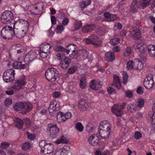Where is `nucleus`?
<instances>
[{
  "label": "nucleus",
  "instance_id": "obj_1",
  "mask_svg": "<svg viewBox=\"0 0 155 155\" xmlns=\"http://www.w3.org/2000/svg\"><path fill=\"white\" fill-rule=\"evenodd\" d=\"M150 4L152 7L155 6V0H132L130 10L133 13L137 11L138 8L144 9Z\"/></svg>",
  "mask_w": 155,
  "mask_h": 155
},
{
  "label": "nucleus",
  "instance_id": "obj_2",
  "mask_svg": "<svg viewBox=\"0 0 155 155\" xmlns=\"http://www.w3.org/2000/svg\"><path fill=\"white\" fill-rule=\"evenodd\" d=\"M58 71L56 69L51 68L46 70L45 75L48 81L53 82L57 80L58 77Z\"/></svg>",
  "mask_w": 155,
  "mask_h": 155
},
{
  "label": "nucleus",
  "instance_id": "obj_3",
  "mask_svg": "<svg viewBox=\"0 0 155 155\" xmlns=\"http://www.w3.org/2000/svg\"><path fill=\"white\" fill-rule=\"evenodd\" d=\"M1 35L2 37L5 39H11L14 36V29L11 26H5L3 27L2 29Z\"/></svg>",
  "mask_w": 155,
  "mask_h": 155
},
{
  "label": "nucleus",
  "instance_id": "obj_4",
  "mask_svg": "<svg viewBox=\"0 0 155 155\" xmlns=\"http://www.w3.org/2000/svg\"><path fill=\"white\" fill-rule=\"evenodd\" d=\"M25 17V15L24 13L19 14L18 19L14 22V27L20 26L21 28L28 29L29 22L28 20L23 19Z\"/></svg>",
  "mask_w": 155,
  "mask_h": 155
},
{
  "label": "nucleus",
  "instance_id": "obj_5",
  "mask_svg": "<svg viewBox=\"0 0 155 155\" xmlns=\"http://www.w3.org/2000/svg\"><path fill=\"white\" fill-rule=\"evenodd\" d=\"M47 130L50 137L53 139L57 137L60 131V129L55 123L48 124Z\"/></svg>",
  "mask_w": 155,
  "mask_h": 155
},
{
  "label": "nucleus",
  "instance_id": "obj_6",
  "mask_svg": "<svg viewBox=\"0 0 155 155\" xmlns=\"http://www.w3.org/2000/svg\"><path fill=\"white\" fill-rule=\"evenodd\" d=\"M84 41L87 44H92L95 47H97L101 44V40L95 35H92L87 38L84 39Z\"/></svg>",
  "mask_w": 155,
  "mask_h": 155
},
{
  "label": "nucleus",
  "instance_id": "obj_7",
  "mask_svg": "<svg viewBox=\"0 0 155 155\" xmlns=\"http://www.w3.org/2000/svg\"><path fill=\"white\" fill-rule=\"evenodd\" d=\"M15 71L12 69H7L3 73V78L4 82L9 83L15 79Z\"/></svg>",
  "mask_w": 155,
  "mask_h": 155
},
{
  "label": "nucleus",
  "instance_id": "obj_8",
  "mask_svg": "<svg viewBox=\"0 0 155 155\" xmlns=\"http://www.w3.org/2000/svg\"><path fill=\"white\" fill-rule=\"evenodd\" d=\"M60 103L58 101L53 100L50 102L48 108L49 113L51 116H54L56 112L60 109Z\"/></svg>",
  "mask_w": 155,
  "mask_h": 155
},
{
  "label": "nucleus",
  "instance_id": "obj_9",
  "mask_svg": "<svg viewBox=\"0 0 155 155\" xmlns=\"http://www.w3.org/2000/svg\"><path fill=\"white\" fill-rule=\"evenodd\" d=\"M1 21L4 24L10 23L13 18V15L10 11H5L3 12L1 15Z\"/></svg>",
  "mask_w": 155,
  "mask_h": 155
},
{
  "label": "nucleus",
  "instance_id": "obj_10",
  "mask_svg": "<svg viewBox=\"0 0 155 155\" xmlns=\"http://www.w3.org/2000/svg\"><path fill=\"white\" fill-rule=\"evenodd\" d=\"M125 107V104L122 105L114 104L112 108V112L117 117L121 116L123 113V110Z\"/></svg>",
  "mask_w": 155,
  "mask_h": 155
},
{
  "label": "nucleus",
  "instance_id": "obj_11",
  "mask_svg": "<svg viewBox=\"0 0 155 155\" xmlns=\"http://www.w3.org/2000/svg\"><path fill=\"white\" fill-rule=\"evenodd\" d=\"M65 50L66 52L71 58H74L78 53L77 47L74 44H70L67 46Z\"/></svg>",
  "mask_w": 155,
  "mask_h": 155
},
{
  "label": "nucleus",
  "instance_id": "obj_12",
  "mask_svg": "<svg viewBox=\"0 0 155 155\" xmlns=\"http://www.w3.org/2000/svg\"><path fill=\"white\" fill-rule=\"evenodd\" d=\"M26 83L25 77L24 75H22L15 80V84L12 87L15 90H19L25 85Z\"/></svg>",
  "mask_w": 155,
  "mask_h": 155
},
{
  "label": "nucleus",
  "instance_id": "obj_13",
  "mask_svg": "<svg viewBox=\"0 0 155 155\" xmlns=\"http://www.w3.org/2000/svg\"><path fill=\"white\" fill-rule=\"evenodd\" d=\"M72 116V114L70 112H67L66 114L61 111L59 112L57 115V120L59 123L65 122L66 120L70 119Z\"/></svg>",
  "mask_w": 155,
  "mask_h": 155
},
{
  "label": "nucleus",
  "instance_id": "obj_14",
  "mask_svg": "<svg viewBox=\"0 0 155 155\" xmlns=\"http://www.w3.org/2000/svg\"><path fill=\"white\" fill-rule=\"evenodd\" d=\"M144 87L147 89H153L154 83L152 74L148 75L145 79L143 82Z\"/></svg>",
  "mask_w": 155,
  "mask_h": 155
},
{
  "label": "nucleus",
  "instance_id": "obj_15",
  "mask_svg": "<svg viewBox=\"0 0 155 155\" xmlns=\"http://www.w3.org/2000/svg\"><path fill=\"white\" fill-rule=\"evenodd\" d=\"M37 57V54L36 52L35 51L31 50L26 55L24 60L25 62L28 63L36 59Z\"/></svg>",
  "mask_w": 155,
  "mask_h": 155
},
{
  "label": "nucleus",
  "instance_id": "obj_16",
  "mask_svg": "<svg viewBox=\"0 0 155 155\" xmlns=\"http://www.w3.org/2000/svg\"><path fill=\"white\" fill-rule=\"evenodd\" d=\"M14 27V35L18 38H21L25 36L26 33L28 31V29L26 28H21L19 29L16 28Z\"/></svg>",
  "mask_w": 155,
  "mask_h": 155
},
{
  "label": "nucleus",
  "instance_id": "obj_17",
  "mask_svg": "<svg viewBox=\"0 0 155 155\" xmlns=\"http://www.w3.org/2000/svg\"><path fill=\"white\" fill-rule=\"evenodd\" d=\"M54 146L53 144H47L44 150L41 153L42 155H53L54 150Z\"/></svg>",
  "mask_w": 155,
  "mask_h": 155
},
{
  "label": "nucleus",
  "instance_id": "obj_18",
  "mask_svg": "<svg viewBox=\"0 0 155 155\" xmlns=\"http://www.w3.org/2000/svg\"><path fill=\"white\" fill-rule=\"evenodd\" d=\"M78 107L81 111H84L86 110L89 107L88 103L87 101L85 99H81L78 101Z\"/></svg>",
  "mask_w": 155,
  "mask_h": 155
},
{
  "label": "nucleus",
  "instance_id": "obj_19",
  "mask_svg": "<svg viewBox=\"0 0 155 155\" xmlns=\"http://www.w3.org/2000/svg\"><path fill=\"white\" fill-rule=\"evenodd\" d=\"M89 86L91 88L95 90H99L101 87V82L98 80H94L91 81Z\"/></svg>",
  "mask_w": 155,
  "mask_h": 155
},
{
  "label": "nucleus",
  "instance_id": "obj_20",
  "mask_svg": "<svg viewBox=\"0 0 155 155\" xmlns=\"http://www.w3.org/2000/svg\"><path fill=\"white\" fill-rule=\"evenodd\" d=\"M89 143L94 146L97 145L99 142V138L97 134L91 135L88 139Z\"/></svg>",
  "mask_w": 155,
  "mask_h": 155
},
{
  "label": "nucleus",
  "instance_id": "obj_21",
  "mask_svg": "<svg viewBox=\"0 0 155 155\" xmlns=\"http://www.w3.org/2000/svg\"><path fill=\"white\" fill-rule=\"evenodd\" d=\"M70 150L69 146H64L62 149L56 151L54 155H68Z\"/></svg>",
  "mask_w": 155,
  "mask_h": 155
},
{
  "label": "nucleus",
  "instance_id": "obj_22",
  "mask_svg": "<svg viewBox=\"0 0 155 155\" xmlns=\"http://www.w3.org/2000/svg\"><path fill=\"white\" fill-rule=\"evenodd\" d=\"M111 128V126L110 123L107 120H104L100 123L99 129H102L110 131Z\"/></svg>",
  "mask_w": 155,
  "mask_h": 155
},
{
  "label": "nucleus",
  "instance_id": "obj_23",
  "mask_svg": "<svg viewBox=\"0 0 155 155\" xmlns=\"http://www.w3.org/2000/svg\"><path fill=\"white\" fill-rule=\"evenodd\" d=\"M112 85L118 89H120L122 87L120 78L116 75H114V81Z\"/></svg>",
  "mask_w": 155,
  "mask_h": 155
},
{
  "label": "nucleus",
  "instance_id": "obj_24",
  "mask_svg": "<svg viewBox=\"0 0 155 155\" xmlns=\"http://www.w3.org/2000/svg\"><path fill=\"white\" fill-rule=\"evenodd\" d=\"M132 30L131 35L135 39H139L140 37V32L139 29L136 27H134Z\"/></svg>",
  "mask_w": 155,
  "mask_h": 155
},
{
  "label": "nucleus",
  "instance_id": "obj_25",
  "mask_svg": "<svg viewBox=\"0 0 155 155\" xmlns=\"http://www.w3.org/2000/svg\"><path fill=\"white\" fill-rule=\"evenodd\" d=\"M51 47V45L45 42L41 44L40 50L42 51L45 52V53H50Z\"/></svg>",
  "mask_w": 155,
  "mask_h": 155
},
{
  "label": "nucleus",
  "instance_id": "obj_26",
  "mask_svg": "<svg viewBox=\"0 0 155 155\" xmlns=\"http://www.w3.org/2000/svg\"><path fill=\"white\" fill-rule=\"evenodd\" d=\"M95 26L94 25H87L84 26L82 28V31L84 33L91 32L94 29Z\"/></svg>",
  "mask_w": 155,
  "mask_h": 155
},
{
  "label": "nucleus",
  "instance_id": "obj_27",
  "mask_svg": "<svg viewBox=\"0 0 155 155\" xmlns=\"http://www.w3.org/2000/svg\"><path fill=\"white\" fill-rule=\"evenodd\" d=\"M114 53L112 52H107L106 53L105 56V58L108 62H110L115 59Z\"/></svg>",
  "mask_w": 155,
  "mask_h": 155
},
{
  "label": "nucleus",
  "instance_id": "obj_28",
  "mask_svg": "<svg viewBox=\"0 0 155 155\" xmlns=\"http://www.w3.org/2000/svg\"><path fill=\"white\" fill-rule=\"evenodd\" d=\"M135 70H141L143 67L144 64L140 59H135Z\"/></svg>",
  "mask_w": 155,
  "mask_h": 155
},
{
  "label": "nucleus",
  "instance_id": "obj_29",
  "mask_svg": "<svg viewBox=\"0 0 155 155\" xmlns=\"http://www.w3.org/2000/svg\"><path fill=\"white\" fill-rule=\"evenodd\" d=\"M127 111L128 112L133 113L136 111L137 109V106L136 104L133 103L129 104L126 107Z\"/></svg>",
  "mask_w": 155,
  "mask_h": 155
},
{
  "label": "nucleus",
  "instance_id": "obj_30",
  "mask_svg": "<svg viewBox=\"0 0 155 155\" xmlns=\"http://www.w3.org/2000/svg\"><path fill=\"white\" fill-rule=\"evenodd\" d=\"M70 62V59L68 58H65L64 59L61 61L60 65L62 68L66 69L68 67Z\"/></svg>",
  "mask_w": 155,
  "mask_h": 155
},
{
  "label": "nucleus",
  "instance_id": "obj_31",
  "mask_svg": "<svg viewBox=\"0 0 155 155\" xmlns=\"http://www.w3.org/2000/svg\"><path fill=\"white\" fill-rule=\"evenodd\" d=\"M110 131L106 130L99 129V134L102 138L106 139L110 135Z\"/></svg>",
  "mask_w": 155,
  "mask_h": 155
},
{
  "label": "nucleus",
  "instance_id": "obj_32",
  "mask_svg": "<svg viewBox=\"0 0 155 155\" xmlns=\"http://www.w3.org/2000/svg\"><path fill=\"white\" fill-rule=\"evenodd\" d=\"M82 23L81 21H78L74 23L73 26L70 28L71 31H74L80 28L82 26Z\"/></svg>",
  "mask_w": 155,
  "mask_h": 155
},
{
  "label": "nucleus",
  "instance_id": "obj_33",
  "mask_svg": "<svg viewBox=\"0 0 155 155\" xmlns=\"http://www.w3.org/2000/svg\"><path fill=\"white\" fill-rule=\"evenodd\" d=\"M136 49L137 51H139L141 53H144L146 50V46L142 42L139 43L137 45Z\"/></svg>",
  "mask_w": 155,
  "mask_h": 155
},
{
  "label": "nucleus",
  "instance_id": "obj_34",
  "mask_svg": "<svg viewBox=\"0 0 155 155\" xmlns=\"http://www.w3.org/2000/svg\"><path fill=\"white\" fill-rule=\"evenodd\" d=\"M149 55L153 57L155 56V46L152 45H149L147 47Z\"/></svg>",
  "mask_w": 155,
  "mask_h": 155
},
{
  "label": "nucleus",
  "instance_id": "obj_35",
  "mask_svg": "<svg viewBox=\"0 0 155 155\" xmlns=\"http://www.w3.org/2000/svg\"><path fill=\"white\" fill-rule=\"evenodd\" d=\"M13 67L16 69H24L26 67L25 64H22L21 62H16L12 64Z\"/></svg>",
  "mask_w": 155,
  "mask_h": 155
},
{
  "label": "nucleus",
  "instance_id": "obj_36",
  "mask_svg": "<svg viewBox=\"0 0 155 155\" xmlns=\"http://www.w3.org/2000/svg\"><path fill=\"white\" fill-rule=\"evenodd\" d=\"M68 142V141L66 138L63 135H62L58 139L54 142V143L57 144H59L60 143H66Z\"/></svg>",
  "mask_w": 155,
  "mask_h": 155
},
{
  "label": "nucleus",
  "instance_id": "obj_37",
  "mask_svg": "<svg viewBox=\"0 0 155 155\" xmlns=\"http://www.w3.org/2000/svg\"><path fill=\"white\" fill-rule=\"evenodd\" d=\"M14 120L17 127L19 129L21 128L24 123L22 120L18 117L15 118Z\"/></svg>",
  "mask_w": 155,
  "mask_h": 155
},
{
  "label": "nucleus",
  "instance_id": "obj_38",
  "mask_svg": "<svg viewBox=\"0 0 155 155\" xmlns=\"http://www.w3.org/2000/svg\"><path fill=\"white\" fill-rule=\"evenodd\" d=\"M24 103L18 102L15 104L14 108L16 111H20L22 109H24Z\"/></svg>",
  "mask_w": 155,
  "mask_h": 155
},
{
  "label": "nucleus",
  "instance_id": "obj_39",
  "mask_svg": "<svg viewBox=\"0 0 155 155\" xmlns=\"http://www.w3.org/2000/svg\"><path fill=\"white\" fill-rule=\"evenodd\" d=\"M135 63V59L133 60L128 61L127 64V69L130 70L133 68L134 69Z\"/></svg>",
  "mask_w": 155,
  "mask_h": 155
},
{
  "label": "nucleus",
  "instance_id": "obj_40",
  "mask_svg": "<svg viewBox=\"0 0 155 155\" xmlns=\"http://www.w3.org/2000/svg\"><path fill=\"white\" fill-rule=\"evenodd\" d=\"M87 84L86 78L85 77H82L80 81L79 85L80 88L84 89L87 87Z\"/></svg>",
  "mask_w": 155,
  "mask_h": 155
},
{
  "label": "nucleus",
  "instance_id": "obj_41",
  "mask_svg": "<svg viewBox=\"0 0 155 155\" xmlns=\"http://www.w3.org/2000/svg\"><path fill=\"white\" fill-rule=\"evenodd\" d=\"M91 3L90 0H83L80 3V6L82 9L86 8Z\"/></svg>",
  "mask_w": 155,
  "mask_h": 155
},
{
  "label": "nucleus",
  "instance_id": "obj_42",
  "mask_svg": "<svg viewBox=\"0 0 155 155\" xmlns=\"http://www.w3.org/2000/svg\"><path fill=\"white\" fill-rule=\"evenodd\" d=\"M94 129V127L93 124L91 122L88 123L86 125V130L88 132L93 131Z\"/></svg>",
  "mask_w": 155,
  "mask_h": 155
},
{
  "label": "nucleus",
  "instance_id": "obj_43",
  "mask_svg": "<svg viewBox=\"0 0 155 155\" xmlns=\"http://www.w3.org/2000/svg\"><path fill=\"white\" fill-rule=\"evenodd\" d=\"M133 51L132 48L130 47H128L124 51V55L125 57L129 56Z\"/></svg>",
  "mask_w": 155,
  "mask_h": 155
},
{
  "label": "nucleus",
  "instance_id": "obj_44",
  "mask_svg": "<svg viewBox=\"0 0 155 155\" xmlns=\"http://www.w3.org/2000/svg\"><path fill=\"white\" fill-rule=\"evenodd\" d=\"M64 30V28L62 25H58L55 29V32L58 34H61Z\"/></svg>",
  "mask_w": 155,
  "mask_h": 155
},
{
  "label": "nucleus",
  "instance_id": "obj_45",
  "mask_svg": "<svg viewBox=\"0 0 155 155\" xmlns=\"http://www.w3.org/2000/svg\"><path fill=\"white\" fill-rule=\"evenodd\" d=\"M76 129L79 132H81L84 130V127L81 123L78 122L76 123L75 125Z\"/></svg>",
  "mask_w": 155,
  "mask_h": 155
},
{
  "label": "nucleus",
  "instance_id": "obj_46",
  "mask_svg": "<svg viewBox=\"0 0 155 155\" xmlns=\"http://www.w3.org/2000/svg\"><path fill=\"white\" fill-rule=\"evenodd\" d=\"M120 42V39L118 38H114L110 40V44L112 45H117Z\"/></svg>",
  "mask_w": 155,
  "mask_h": 155
},
{
  "label": "nucleus",
  "instance_id": "obj_47",
  "mask_svg": "<svg viewBox=\"0 0 155 155\" xmlns=\"http://www.w3.org/2000/svg\"><path fill=\"white\" fill-rule=\"evenodd\" d=\"M88 55L87 52L85 50H83L80 55L81 60H84L87 58Z\"/></svg>",
  "mask_w": 155,
  "mask_h": 155
},
{
  "label": "nucleus",
  "instance_id": "obj_48",
  "mask_svg": "<svg viewBox=\"0 0 155 155\" xmlns=\"http://www.w3.org/2000/svg\"><path fill=\"white\" fill-rule=\"evenodd\" d=\"M32 108V105L31 104L29 103H25L24 110H25L27 111H29L31 110Z\"/></svg>",
  "mask_w": 155,
  "mask_h": 155
},
{
  "label": "nucleus",
  "instance_id": "obj_49",
  "mask_svg": "<svg viewBox=\"0 0 155 155\" xmlns=\"http://www.w3.org/2000/svg\"><path fill=\"white\" fill-rule=\"evenodd\" d=\"M12 86L6 88V90L5 91V93L9 95H12L14 93L13 89H14L12 87Z\"/></svg>",
  "mask_w": 155,
  "mask_h": 155
},
{
  "label": "nucleus",
  "instance_id": "obj_50",
  "mask_svg": "<svg viewBox=\"0 0 155 155\" xmlns=\"http://www.w3.org/2000/svg\"><path fill=\"white\" fill-rule=\"evenodd\" d=\"M31 147V144L29 142H26L23 144L22 148L23 150H26L30 149Z\"/></svg>",
  "mask_w": 155,
  "mask_h": 155
},
{
  "label": "nucleus",
  "instance_id": "obj_51",
  "mask_svg": "<svg viewBox=\"0 0 155 155\" xmlns=\"http://www.w3.org/2000/svg\"><path fill=\"white\" fill-rule=\"evenodd\" d=\"M47 144L46 143L45 141L44 140H41L39 142V145L41 149V153L42 151L44 150Z\"/></svg>",
  "mask_w": 155,
  "mask_h": 155
},
{
  "label": "nucleus",
  "instance_id": "obj_52",
  "mask_svg": "<svg viewBox=\"0 0 155 155\" xmlns=\"http://www.w3.org/2000/svg\"><path fill=\"white\" fill-rule=\"evenodd\" d=\"M137 107H141L144 105V101L143 99L142 98L139 99L138 100L137 102Z\"/></svg>",
  "mask_w": 155,
  "mask_h": 155
},
{
  "label": "nucleus",
  "instance_id": "obj_53",
  "mask_svg": "<svg viewBox=\"0 0 155 155\" xmlns=\"http://www.w3.org/2000/svg\"><path fill=\"white\" fill-rule=\"evenodd\" d=\"M123 83L124 84H126L127 81L128 75L127 73L124 72L123 73Z\"/></svg>",
  "mask_w": 155,
  "mask_h": 155
},
{
  "label": "nucleus",
  "instance_id": "obj_54",
  "mask_svg": "<svg viewBox=\"0 0 155 155\" xmlns=\"http://www.w3.org/2000/svg\"><path fill=\"white\" fill-rule=\"evenodd\" d=\"M77 69L76 66H74L68 69V72L69 74H73L74 73Z\"/></svg>",
  "mask_w": 155,
  "mask_h": 155
},
{
  "label": "nucleus",
  "instance_id": "obj_55",
  "mask_svg": "<svg viewBox=\"0 0 155 155\" xmlns=\"http://www.w3.org/2000/svg\"><path fill=\"white\" fill-rule=\"evenodd\" d=\"M122 25L121 23L119 22L116 23L114 26V29L115 31L120 29L122 28Z\"/></svg>",
  "mask_w": 155,
  "mask_h": 155
},
{
  "label": "nucleus",
  "instance_id": "obj_56",
  "mask_svg": "<svg viewBox=\"0 0 155 155\" xmlns=\"http://www.w3.org/2000/svg\"><path fill=\"white\" fill-rule=\"evenodd\" d=\"M39 54L40 56L43 58H45L50 53H45L44 51H42L40 50L39 51Z\"/></svg>",
  "mask_w": 155,
  "mask_h": 155
},
{
  "label": "nucleus",
  "instance_id": "obj_57",
  "mask_svg": "<svg viewBox=\"0 0 155 155\" xmlns=\"http://www.w3.org/2000/svg\"><path fill=\"white\" fill-rule=\"evenodd\" d=\"M9 146V143L7 142H3L1 145V148L3 149L8 148Z\"/></svg>",
  "mask_w": 155,
  "mask_h": 155
},
{
  "label": "nucleus",
  "instance_id": "obj_58",
  "mask_svg": "<svg viewBox=\"0 0 155 155\" xmlns=\"http://www.w3.org/2000/svg\"><path fill=\"white\" fill-rule=\"evenodd\" d=\"M28 138L31 140H33L35 138V135L34 134H31L28 132H26Z\"/></svg>",
  "mask_w": 155,
  "mask_h": 155
},
{
  "label": "nucleus",
  "instance_id": "obj_59",
  "mask_svg": "<svg viewBox=\"0 0 155 155\" xmlns=\"http://www.w3.org/2000/svg\"><path fill=\"white\" fill-rule=\"evenodd\" d=\"M43 4L42 3H39L35 7V10H38V11H40L43 8Z\"/></svg>",
  "mask_w": 155,
  "mask_h": 155
},
{
  "label": "nucleus",
  "instance_id": "obj_60",
  "mask_svg": "<svg viewBox=\"0 0 155 155\" xmlns=\"http://www.w3.org/2000/svg\"><path fill=\"white\" fill-rule=\"evenodd\" d=\"M134 137L136 139L138 140L141 138L142 135L140 132L137 131L135 132Z\"/></svg>",
  "mask_w": 155,
  "mask_h": 155
},
{
  "label": "nucleus",
  "instance_id": "obj_61",
  "mask_svg": "<svg viewBox=\"0 0 155 155\" xmlns=\"http://www.w3.org/2000/svg\"><path fill=\"white\" fill-rule=\"evenodd\" d=\"M57 15L58 18L60 19H63L65 16L64 13L61 11L59 12Z\"/></svg>",
  "mask_w": 155,
  "mask_h": 155
},
{
  "label": "nucleus",
  "instance_id": "obj_62",
  "mask_svg": "<svg viewBox=\"0 0 155 155\" xmlns=\"http://www.w3.org/2000/svg\"><path fill=\"white\" fill-rule=\"evenodd\" d=\"M107 91L109 94H114L116 92L114 89L112 87H109L107 89Z\"/></svg>",
  "mask_w": 155,
  "mask_h": 155
},
{
  "label": "nucleus",
  "instance_id": "obj_63",
  "mask_svg": "<svg viewBox=\"0 0 155 155\" xmlns=\"http://www.w3.org/2000/svg\"><path fill=\"white\" fill-rule=\"evenodd\" d=\"M12 102V100L11 99V98H7L6 99L5 101V105L7 106H8L9 105H10Z\"/></svg>",
  "mask_w": 155,
  "mask_h": 155
},
{
  "label": "nucleus",
  "instance_id": "obj_64",
  "mask_svg": "<svg viewBox=\"0 0 155 155\" xmlns=\"http://www.w3.org/2000/svg\"><path fill=\"white\" fill-rule=\"evenodd\" d=\"M125 94L126 96L129 98L133 96L132 91L129 90H128L125 92Z\"/></svg>",
  "mask_w": 155,
  "mask_h": 155
}]
</instances>
